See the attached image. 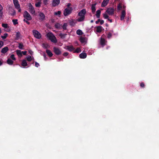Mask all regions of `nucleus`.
<instances>
[{"label":"nucleus","mask_w":159,"mask_h":159,"mask_svg":"<svg viewBox=\"0 0 159 159\" xmlns=\"http://www.w3.org/2000/svg\"><path fill=\"white\" fill-rule=\"evenodd\" d=\"M86 12V10L85 9H83L80 11L78 13V16L79 17L77 19V21L78 22L84 21L85 20V16Z\"/></svg>","instance_id":"nucleus-1"},{"label":"nucleus","mask_w":159,"mask_h":159,"mask_svg":"<svg viewBox=\"0 0 159 159\" xmlns=\"http://www.w3.org/2000/svg\"><path fill=\"white\" fill-rule=\"evenodd\" d=\"M114 10L113 8L110 7L108 8L106 11L105 13L103 14V16L105 19H108L109 17L108 15L112 16L114 14Z\"/></svg>","instance_id":"nucleus-2"},{"label":"nucleus","mask_w":159,"mask_h":159,"mask_svg":"<svg viewBox=\"0 0 159 159\" xmlns=\"http://www.w3.org/2000/svg\"><path fill=\"white\" fill-rule=\"evenodd\" d=\"M47 37L51 41L54 43H56L57 40L55 35L51 32H49L46 34Z\"/></svg>","instance_id":"nucleus-3"},{"label":"nucleus","mask_w":159,"mask_h":159,"mask_svg":"<svg viewBox=\"0 0 159 159\" xmlns=\"http://www.w3.org/2000/svg\"><path fill=\"white\" fill-rule=\"evenodd\" d=\"M73 10L72 7H68L66 8L64 11V15L65 16H68L71 13Z\"/></svg>","instance_id":"nucleus-4"},{"label":"nucleus","mask_w":159,"mask_h":159,"mask_svg":"<svg viewBox=\"0 0 159 159\" xmlns=\"http://www.w3.org/2000/svg\"><path fill=\"white\" fill-rule=\"evenodd\" d=\"M28 7V10L29 12L32 15L35 13V10L34 7L32 6L31 3H29L27 4Z\"/></svg>","instance_id":"nucleus-5"},{"label":"nucleus","mask_w":159,"mask_h":159,"mask_svg":"<svg viewBox=\"0 0 159 159\" xmlns=\"http://www.w3.org/2000/svg\"><path fill=\"white\" fill-rule=\"evenodd\" d=\"M34 37L38 39H40L41 38V34L37 30H34L32 31Z\"/></svg>","instance_id":"nucleus-6"},{"label":"nucleus","mask_w":159,"mask_h":159,"mask_svg":"<svg viewBox=\"0 0 159 159\" xmlns=\"http://www.w3.org/2000/svg\"><path fill=\"white\" fill-rule=\"evenodd\" d=\"M23 16L24 18L27 20H30L32 19L31 16L27 11H25Z\"/></svg>","instance_id":"nucleus-7"},{"label":"nucleus","mask_w":159,"mask_h":159,"mask_svg":"<svg viewBox=\"0 0 159 159\" xmlns=\"http://www.w3.org/2000/svg\"><path fill=\"white\" fill-rule=\"evenodd\" d=\"M13 2L15 7L18 10L19 12L21 11V9L20 8V5L17 0H13Z\"/></svg>","instance_id":"nucleus-8"},{"label":"nucleus","mask_w":159,"mask_h":159,"mask_svg":"<svg viewBox=\"0 0 159 159\" xmlns=\"http://www.w3.org/2000/svg\"><path fill=\"white\" fill-rule=\"evenodd\" d=\"M2 26L5 29V30L7 32H9L11 30L10 28L7 24L3 23Z\"/></svg>","instance_id":"nucleus-9"},{"label":"nucleus","mask_w":159,"mask_h":159,"mask_svg":"<svg viewBox=\"0 0 159 159\" xmlns=\"http://www.w3.org/2000/svg\"><path fill=\"white\" fill-rule=\"evenodd\" d=\"M39 19L41 21H43L45 19V16L44 14L42 12H39Z\"/></svg>","instance_id":"nucleus-10"},{"label":"nucleus","mask_w":159,"mask_h":159,"mask_svg":"<svg viewBox=\"0 0 159 159\" xmlns=\"http://www.w3.org/2000/svg\"><path fill=\"white\" fill-rule=\"evenodd\" d=\"M53 51L57 55H60L61 53V50L57 48L54 47L53 48Z\"/></svg>","instance_id":"nucleus-11"},{"label":"nucleus","mask_w":159,"mask_h":159,"mask_svg":"<svg viewBox=\"0 0 159 159\" xmlns=\"http://www.w3.org/2000/svg\"><path fill=\"white\" fill-rule=\"evenodd\" d=\"M60 2V0H53L52 2V5L53 7H56L59 4Z\"/></svg>","instance_id":"nucleus-12"},{"label":"nucleus","mask_w":159,"mask_h":159,"mask_svg":"<svg viewBox=\"0 0 159 159\" xmlns=\"http://www.w3.org/2000/svg\"><path fill=\"white\" fill-rule=\"evenodd\" d=\"M65 48L70 52L72 51L75 49V48L72 45L66 46L65 47Z\"/></svg>","instance_id":"nucleus-13"},{"label":"nucleus","mask_w":159,"mask_h":159,"mask_svg":"<svg viewBox=\"0 0 159 159\" xmlns=\"http://www.w3.org/2000/svg\"><path fill=\"white\" fill-rule=\"evenodd\" d=\"M125 15V10L122 11L121 15L120 16V20H123L124 19Z\"/></svg>","instance_id":"nucleus-14"},{"label":"nucleus","mask_w":159,"mask_h":159,"mask_svg":"<svg viewBox=\"0 0 159 159\" xmlns=\"http://www.w3.org/2000/svg\"><path fill=\"white\" fill-rule=\"evenodd\" d=\"M109 0H104L102 3V7H104L107 5L109 2Z\"/></svg>","instance_id":"nucleus-15"},{"label":"nucleus","mask_w":159,"mask_h":159,"mask_svg":"<svg viewBox=\"0 0 159 159\" xmlns=\"http://www.w3.org/2000/svg\"><path fill=\"white\" fill-rule=\"evenodd\" d=\"M55 27L59 30L62 29V25L59 23H57L55 25Z\"/></svg>","instance_id":"nucleus-16"},{"label":"nucleus","mask_w":159,"mask_h":159,"mask_svg":"<svg viewBox=\"0 0 159 159\" xmlns=\"http://www.w3.org/2000/svg\"><path fill=\"white\" fill-rule=\"evenodd\" d=\"M9 49L7 47H5L2 48L1 50V52L2 53H5L7 52Z\"/></svg>","instance_id":"nucleus-17"},{"label":"nucleus","mask_w":159,"mask_h":159,"mask_svg":"<svg viewBox=\"0 0 159 159\" xmlns=\"http://www.w3.org/2000/svg\"><path fill=\"white\" fill-rule=\"evenodd\" d=\"M79 57L81 58L84 59L86 58L87 55L85 53L83 52L79 55Z\"/></svg>","instance_id":"nucleus-18"},{"label":"nucleus","mask_w":159,"mask_h":159,"mask_svg":"<svg viewBox=\"0 0 159 159\" xmlns=\"http://www.w3.org/2000/svg\"><path fill=\"white\" fill-rule=\"evenodd\" d=\"M105 40L103 38H101L100 41V43L101 44L102 46H104L105 44Z\"/></svg>","instance_id":"nucleus-19"},{"label":"nucleus","mask_w":159,"mask_h":159,"mask_svg":"<svg viewBox=\"0 0 159 159\" xmlns=\"http://www.w3.org/2000/svg\"><path fill=\"white\" fill-rule=\"evenodd\" d=\"M46 52L49 57H52V56L53 54L50 50L47 49L46 50Z\"/></svg>","instance_id":"nucleus-20"},{"label":"nucleus","mask_w":159,"mask_h":159,"mask_svg":"<svg viewBox=\"0 0 159 159\" xmlns=\"http://www.w3.org/2000/svg\"><path fill=\"white\" fill-rule=\"evenodd\" d=\"M101 11L100 10H98L96 11V16L97 18H99L100 17V15L101 14Z\"/></svg>","instance_id":"nucleus-21"},{"label":"nucleus","mask_w":159,"mask_h":159,"mask_svg":"<svg viewBox=\"0 0 159 159\" xmlns=\"http://www.w3.org/2000/svg\"><path fill=\"white\" fill-rule=\"evenodd\" d=\"M27 65V63L26 61L25 60H24L22 61L21 66H26Z\"/></svg>","instance_id":"nucleus-22"},{"label":"nucleus","mask_w":159,"mask_h":159,"mask_svg":"<svg viewBox=\"0 0 159 159\" xmlns=\"http://www.w3.org/2000/svg\"><path fill=\"white\" fill-rule=\"evenodd\" d=\"M7 63L9 65L13 64V61L10 58H8L7 60Z\"/></svg>","instance_id":"nucleus-23"},{"label":"nucleus","mask_w":159,"mask_h":159,"mask_svg":"<svg viewBox=\"0 0 159 159\" xmlns=\"http://www.w3.org/2000/svg\"><path fill=\"white\" fill-rule=\"evenodd\" d=\"M2 9L3 7L0 4V19L1 18L2 14Z\"/></svg>","instance_id":"nucleus-24"},{"label":"nucleus","mask_w":159,"mask_h":159,"mask_svg":"<svg viewBox=\"0 0 159 159\" xmlns=\"http://www.w3.org/2000/svg\"><path fill=\"white\" fill-rule=\"evenodd\" d=\"M122 8V4L121 2H120L117 6V9L118 10H120Z\"/></svg>","instance_id":"nucleus-25"},{"label":"nucleus","mask_w":159,"mask_h":159,"mask_svg":"<svg viewBox=\"0 0 159 159\" xmlns=\"http://www.w3.org/2000/svg\"><path fill=\"white\" fill-rule=\"evenodd\" d=\"M26 59L27 60L29 61H31L32 60H34V58L33 57L32 58L31 57V56H27L26 58Z\"/></svg>","instance_id":"nucleus-26"},{"label":"nucleus","mask_w":159,"mask_h":159,"mask_svg":"<svg viewBox=\"0 0 159 159\" xmlns=\"http://www.w3.org/2000/svg\"><path fill=\"white\" fill-rule=\"evenodd\" d=\"M102 27L101 26H98L97 27L96 31L100 33L102 31Z\"/></svg>","instance_id":"nucleus-27"},{"label":"nucleus","mask_w":159,"mask_h":159,"mask_svg":"<svg viewBox=\"0 0 159 159\" xmlns=\"http://www.w3.org/2000/svg\"><path fill=\"white\" fill-rule=\"evenodd\" d=\"M17 55L19 57L22 56V52L20 50H17L16 51Z\"/></svg>","instance_id":"nucleus-28"},{"label":"nucleus","mask_w":159,"mask_h":159,"mask_svg":"<svg viewBox=\"0 0 159 159\" xmlns=\"http://www.w3.org/2000/svg\"><path fill=\"white\" fill-rule=\"evenodd\" d=\"M42 46L45 48H47L49 47V46L48 43H43L42 44Z\"/></svg>","instance_id":"nucleus-29"},{"label":"nucleus","mask_w":159,"mask_h":159,"mask_svg":"<svg viewBox=\"0 0 159 159\" xmlns=\"http://www.w3.org/2000/svg\"><path fill=\"white\" fill-rule=\"evenodd\" d=\"M20 36V32H17L16 34V39H19Z\"/></svg>","instance_id":"nucleus-30"},{"label":"nucleus","mask_w":159,"mask_h":159,"mask_svg":"<svg viewBox=\"0 0 159 159\" xmlns=\"http://www.w3.org/2000/svg\"><path fill=\"white\" fill-rule=\"evenodd\" d=\"M67 26V24L66 23H65L63 25H62V28L64 30H66V27Z\"/></svg>","instance_id":"nucleus-31"},{"label":"nucleus","mask_w":159,"mask_h":159,"mask_svg":"<svg viewBox=\"0 0 159 159\" xmlns=\"http://www.w3.org/2000/svg\"><path fill=\"white\" fill-rule=\"evenodd\" d=\"M41 2H39L35 4V6L37 7H39L41 6Z\"/></svg>","instance_id":"nucleus-32"},{"label":"nucleus","mask_w":159,"mask_h":159,"mask_svg":"<svg viewBox=\"0 0 159 159\" xmlns=\"http://www.w3.org/2000/svg\"><path fill=\"white\" fill-rule=\"evenodd\" d=\"M13 24L16 25L18 24V20L17 19H13L12 20Z\"/></svg>","instance_id":"nucleus-33"},{"label":"nucleus","mask_w":159,"mask_h":159,"mask_svg":"<svg viewBox=\"0 0 159 159\" xmlns=\"http://www.w3.org/2000/svg\"><path fill=\"white\" fill-rule=\"evenodd\" d=\"M76 33L78 35H82V31L80 30H77L76 31Z\"/></svg>","instance_id":"nucleus-34"},{"label":"nucleus","mask_w":159,"mask_h":159,"mask_svg":"<svg viewBox=\"0 0 159 159\" xmlns=\"http://www.w3.org/2000/svg\"><path fill=\"white\" fill-rule=\"evenodd\" d=\"M80 52H81V50L80 49V48H76V49L75 51H74V52L78 53H79Z\"/></svg>","instance_id":"nucleus-35"},{"label":"nucleus","mask_w":159,"mask_h":159,"mask_svg":"<svg viewBox=\"0 0 159 159\" xmlns=\"http://www.w3.org/2000/svg\"><path fill=\"white\" fill-rule=\"evenodd\" d=\"M91 9L92 11V12H94L96 11V8L95 6L92 5L91 7Z\"/></svg>","instance_id":"nucleus-36"},{"label":"nucleus","mask_w":159,"mask_h":159,"mask_svg":"<svg viewBox=\"0 0 159 159\" xmlns=\"http://www.w3.org/2000/svg\"><path fill=\"white\" fill-rule=\"evenodd\" d=\"M18 47L20 49H23V44H22V43H19Z\"/></svg>","instance_id":"nucleus-37"},{"label":"nucleus","mask_w":159,"mask_h":159,"mask_svg":"<svg viewBox=\"0 0 159 159\" xmlns=\"http://www.w3.org/2000/svg\"><path fill=\"white\" fill-rule=\"evenodd\" d=\"M7 35L8 34H7L5 33L3 35L1 36V38L3 39H5L7 38Z\"/></svg>","instance_id":"nucleus-38"},{"label":"nucleus","mask_w":159,"mask_h":159,"mask_svg":"<svg viewBox=\"0 0 159 159\" xmlns=\"http://www.w3.org/2000/svg\"><path fill=\"white\" fill-rule=\"evenodd\" d=\"M61 14V11H58L57 12H55L54 13L55 15H56L60 16Z\"/></svg>","instance_id":"nucleus-39"},{"label":"nucleus","mask_w":159,"mask_h":159,"mask_svg":"<svg viewBox=\"0 0 159 159\" xmlns=\"http://www.w3.org/2000/svg\"><path fill=\"white\" fill-rule=\"evenodd\" d=\"M10 57L11 59H12V60H13L14 61H15L16 60V59L14 55L13 54H12L11 56Z\"/></svg>","instance_id":"nucleus-40"},{"label":"nucleus","mask_w":159,"mask_h":159,"mask_svg":"<svg viewBox=\"0 0 159 159\" xmlns=\"http://www.w3.org/2000/svg\"><path fill=\"white\" fill-rule=\"evenodd\" d=\"M48 1L49 0H43V2L44 5H47L48 4Z\"/></svg>","instance_id":"nucleus-41"},{"label":"nucleus","mask_w":159,"mask_h":159,"mask_svg":"<svg viewBox=\"0 0 159 159\" xmlns=\"http://www.w3.org/2000/svg\"><path fill=\"white\" fill-rule=\"evenodd\" d=\"M112 36L111 34V33H109L108 34L107 37L108 39L110 38Z\"/></svg>","instance_id":"nucleus-42"},{"label":"nucleus","mask_w":159,"mask_h":159,"mask_svg":"<svg viewBox=\"0 0 159 159\" xmlns=\"http://www.w3.org/2000/svg\"><path fill=\"white\" fill-rule=\"evenodd\" d=\"M85 39L83 38H81L80 39V41L82 43H84V42Z\"/></svg>","instance_id":"nucleus-43"},{"label":"nucleus","mask_w":159,"mask_h":159,"mask_svg":"<svg viewBox=\"0 0 159 159\" xmlns=\"http://www.w3.org/2000/svg\"><path fill=\"white\" fill-rule=\"evenodd\" d=\"M3 45V42L0 41V48Z\"/></svg>","instance_id":"nucleus-44"},{"label":"nucleus","mask_w":159,"mask_h":159,"mask_svg":"<svg viewBox=\"0 0 159 159\" xmlns=\"http://www.w3.org/2000/svg\"><path fill=\"white\" fill-rule=\"evenodd\" d=\"M68 52H65L63 53V55L64 56H66L68 55Z\"/></svg>","instance_id":"nucleus-45"},{"label":"nucleus","mask_w":159,"mask_h":159,"mask_svg":"<svg viewBox=\"0 0 159 159\" xmlns=\"http://www.w3.org/2000/svg\"><path fill=\"white\" fill-rule=\"evenodd\" d=\"M24 21L26 23H27L28 25H29L30 23V22L27 21V20H26L25 19H24Z\"/></svg>","instance_id":"nucleus-46"},{"label":"nucleus","mask_w":159,"mask_h":159,"mask_svg":"<svg viewBox=\"0 0 159 159\" xmlns=\"http://www.w3.org/2000/svg\"><path fill=\"white\" fill-rule=\"evenodd\" d=\"M23 53L24 55H26L27 53V51H22V54Z\"/></svg>","instance_id":"nucleus-47"},{"label":"nucleus","mask_w":159,"mask_h":159,"mask_svg":"<svg viewBox=\"0 0 159 159\" xmlns=\"http://www.w3.org/2000/svg\"><path fill=\"white\" fill-rule=\"evenodd\" d=\"M35 66L36 67H38L39 66V64L37 62H35Z\"/></svg>","instance_id":"nucleus-48"},{"label":"nucleus","mask_w":159,"mask_h":159,"mask_svg":"<svg viewBox=\"0 0 159 159\" xmlns=\"http://www.w3.org/2000/svg\"><path fill=\"white\" fill-rule=\"evenodd\" d=\"M99 22H100V24L102 25L104 23V21L103 20H100Z\"/></svg>","instance_id":"nucleus-49"},{"label":"nucleus","mask_w":159,"mask_h":159,"mask_svg":"<svg viewBox=\"0 0 159 159\" xmlns=\"http://www.w3.org/2000/svg\"><path fill=\"white\" fill-rule=\"evenodd\" d=\"M29 52L31 55H32L33 53V52L32 51H31V50H29Z\"/></svg>","instance_id":"nucleus-50"},{"label":"nucleus","mask_w":159,"mask_h":159,"mask_svg":"<svg viewBox=\"0 0 159 159\" xmlns=\"http://www.w3.org/2000/svg\"><path fill=\"white\" fill-rule=\"evenodd\" d=\"M140 86L142 87H144V84L143 83H141V84H140Z\"/></svg>","instance_id":"nucleus-51"},{"label":"nucleus","mask_w":159,"mask_h":159,"mask_svg":"<svg viewBox=\"0 0 159 159\" xmlns=\"http://www.w3.org/2000/svg\"><path fill=\"white\" fill-rule=\"evenodd\" d=\"M100 19H98V20L96 21L95 22L96 23V24H98V23L100 22Z\"/></svg>","instance_id":"nucleus-52"},{"label":"nucleus","mask_w":159,"mask_h":159,"mask_svg":"<svg viewBox=\"0 0 159 159\" xmlns=\"http://www.w3.org/2000/svg\"><path fill=\"white\" fill-rule=\"evenodd\" d=\"M2 60L0 59V66L2 64Z\"/></svg>","instance_id":"nucleus-53"},{"label":"nucleus","mask_w":159,"mask_h":159,"mask_svg":"<svg viewBox=\"0 0 159 159\" xmlns=\"http://www.w3.org/2000/svg\"><path fill=\"white\" fill-rule=\"evenodd\" d=\"M70 5H71V4H70V3H68V4H67V7H70Z\"/></svg>","instance_id":"nucleus-54"},{"label":"nucleus","mask_w":159,"mask_h":159,"mask_svg":"<svg viewBox=\"0 0 159 159\" xmlns=\"http://www.w3.org/2000/svg\"><path fill=\"white\" fill-rule=\"evenodd\" d=\"M107 19H108V20H109L110 22H112V20L111 19H110L108 18Z\"/></svg>","instance_id":"nucleus-55"},{"label":"nucleus","mask_w":159,"mask_h":159,"mask_svg":"<svg viewBox=\"0 0 159 159\" xmlns=\"http://www.w3.org/2000/svg\"><path fill=\"white\" fill-rule=\"evenodd\" d=\"M44 57L45 60H46V56L45 55L44 56Z\"/></svg>","instance_id":"nucleus-56"},{"label":"nucleus","mask_w":159,"mask_h":159,"mask_svg":"<svg viewBox=\"0 0 159 159\" xmlns=\"http://www.w3.org/2000/svg\"><path fill=\"white\" fill-rule=\"evenodd\" d=\"M122 8H123V9H125V6H124V5H123V7H122Z\"/></svg>","instance_id":"nucleus-57"},{"label":"nucleus","mask_w":159,"mask_h":159,"mask_svg":"<svg viewBox=\"0 0 159 159\" xmlns=\"http://www.w3.org/2000/svg\"><path fill=\"white\" fill-rule=\"evenodd\" d=\"M90 22H91V23H93V20H91Z\"/></svg>","instance_id":"nucleus-58"}]
</instances>
